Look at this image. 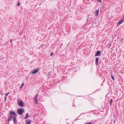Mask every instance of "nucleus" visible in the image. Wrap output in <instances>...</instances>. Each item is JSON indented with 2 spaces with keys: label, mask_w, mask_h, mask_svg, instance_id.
<instances>
[{
  "label": "nucleus",
  "mask_w": 124,
  "mask_h": 124,
  "mask_svg": "<svg viewBox=\"0 0 124 124\" xmlns=\"http://www.w3.org/2000/svg\"><path fill=\"white\" fill-rule=\"evenodd\" d=\"M10 113L11 115L10 117V118H9L8 119V121H9L10 120H12L13 118L14 117H16V113L14 111H11L10 112Z\"/></svg>",
  "instance_id": "1"
},
{
  "label": "nucleus",
  "mask_w": 124,
  "mask_h": 124,
  "mask_svg": "<svg viewBox=\"0 0 124 124\" xmlns=\"http://www.w3.org/2000/svg\"><path fill=\"white\" fill-rule=\"evenodd\" d=\"M17 112L20 115H22L23 113L24 112V110L23 108H20L17 110Z\"/></svg>",
  "instance_id": "2"
},
{
  "label": "nucleus",
  "mask_w": 124,
  "mask_h": 124,
  "mask_svg": "<svg viewBox=\"0 0 124 124\" xmlns=\"http://www.w3.org/2000/svg\"><path fill=\"white\" fill-rule=\"evenodd\" d=\"M18 105L21 107H22L23 106V102L20 100H18Z\"/></svg>",
  "instance_id": "3"
},
{
  "label": "nucleus",
  "mask_w": 124,
  "mask_h": 124,
  "mask_svg": "<svg viewBox=\"0 0 124 124\" xmlns=\"http://www.w3.org/2000/svg\"><path fill=\"white\" fill-rule=\"evenodd\" d=\"M39 69L38 68L36 69L35 70H33L31 72V74H35L37 73L39 71Z\"/></svg>",
  "instance_id": "4"
},
{
  "label": "nucleus",
  "mask_w": 124,
  "mask_h": 124,
  "mask_svg": "<svg viewBox=\"0 0 124 124\" xmlns=\"http://www.w3.org/2000/svg\"><path fill=\"white\" fill-rule=\"evenodd\" d=\"M26 124H31V121L30 119H27L25 120Z\"/></svg>",
  "instance_id": "5"
},
{
  "label": "nucleus",
  "mask_w": 124,
  "mask_h": 124,
  "mask_svg": "<svg viewBox=\"0 0 124 124\" xmlns=\"http://www.w3.org/2000/svg\"><path fill=\"white\" fill-rule=\"evenodd\" d=\"M101 53V52L100 51H98L97 52L96 54L95 55V56H99Z\"/></svg>",
  "instance_id": "6"
},
{
  "label": "nucleus",
  "mask_w": 124,
  "mask_h": 124,
  "mask_svg": "<svg viewBox=\"0 0 124 124\" xmlns=\"http://www.w3.org/2000/svg\"><path fill=\"white\" fill-rule=\"evenodd\" d=\"M34 103L35 104H37L38 103V101L37 97H35L34 98Z\"/></svg>",
  "instance_id": "7"
},
{
  "label": "nucleus",
  "mask_w": 124,
  "mask_h": 124,
  "mask_svg": "<svg viewBox=\"0 0 124 124\" xmlns=\"http://www.w3.org/2000/svg\"><path fill=\"white\" fill-rule=\"evenodd\" d=\"M99 9H98L95 11V14L96 15V16H97L99 14Z\"/></svg>",
  "instance_id": "8"
},
{
  "label": "nucleus",
  "mask_w": 124,
  "mask_h": 124,
  "mask_svg": "<svg viewBox=\"0 0 124 124\" xmlns=\"http://www.w3.org/2000/svg\"><path fill=\"white\" fill-rule=\"evenodd\" d=\"M99 60V58L98 57H96L95 58V64L96 65H97L98 64Z\"/></svg>",
  "instance_id": "9"
},
{
  "label": "nucleus",
  "mask_w": 124,
  "mask_h": 124,
  "mask_svg": "<svg viewBox=\"0 0 124 124\" xmlns=\"http://www.w3.org/2000/svg\"><path fill=\"white\" fill-rule=\"evenodd\" d=\"M124 19H123L120 21L118 23V25L119 24H120L122 23L124 21Z\"/></svg>",
  "instance_id": "10"
},
{
  "label": "nucleus",
  "mask_w": 124,
  "mask_h": 124,
  "mask_svg": "<svg viewBox=\"0 0 124 124\" xmlns=\"http://www.w3.org/2000/svg\"><path fill=\"white\" fill-rule=\"evenodd\" d=\"M9 93H6V96L5 97V101L6 100V98H7V96L8 95V94H9Z\"/></svg>",
  "instance_id": "11"
},
{
  "label": "nucleus",
  "mask_w": 124,
  "mask_h": 124,
  "mask_svg": "<svg viewBox=\"0 0 124 124\" xmlns=\"http://www.w3.org/2000/svg\"><path fill=\"white\" fill-rule=\"evenodd\" d=\"M29 116V115L28 113L27 114L26 116L24 117L25 119H27V118Z\"/></svg>",
  "instance_id": "12"
},
{
  "label": "nucleus",
  "mask_w": 124,
  "mask_h": 124,
  "mask_svg": "<svg viewBox=\"0 0 124 124\" xmlns=\"http://www.w3.org/2000/svg\"><path fill=\"white\" fill-rule=\"evenodd\" d=\"M16 117H14L13 118V120L14 123V124H15V122L16 121Z\"/></svg>",
  "instance_id": "13"
},
{
  "label": "nucleus",
  "mask_w": 124,
  "mask_h": 124,
  "mask_svg": "<svg viewBox=\"0 0 124 124\" xmlns=\"http://www.w3.org/2000/svg\"><path fill=\"white\" fill-rule=\"evenodd\" d=\"M113 101V99H111V101H110V104L111 105Z\"/></svg>",
  "instance_id": "14"
},
{
  "label": "nucleus",
  "mask_w": 124,
  "mask_h": 124,
  "mask_svg": "<svg viewBox=\"0 0 124 124\" xmlns=\"http://www.w3.org/2000/svg\"><path fill=\"white\" fill-rule=\"evenodd\" d=\"M24 85V83H23L21 85V86H20V88H21Z\"/></svg>",
  "instance_id": "15"
},
{
  "label": "nucleus",
  "mask_w": 124,
  "mask_h": 124,
  "mask_svg": "<svg viewBox=\"0 0 124 124\" xmlns=\"http://www.w3.org/2000/svg\"><path fill=\"white\" fill-rule=\"evenodd\" d=\"M111 78L114 81L115 80V78L112 75L111 76Z\"/></svg>",
  "instance_id": "16"
},
{
  "label": "nucleus",
  "mask_w": 124,
  "mask_h": 124,
  "mask_svg": "<svg viewBox=\"0 0 124 124\" xmlns=\"http://www.w3.org/2000/svg\"><path fill=\"white\" fill-rule=\"evenodd\" d=\"M53 54V52H52L50 53V55L51 56H52Z\"/></svg>",
  "instance_id": "17"
},
{
  "label": "nucleus",
  "mask_w": 124,
  "mask_h": 124,
  "mask_svg": "<svg viewBox=\"0 0 124 124\" xmlns=\"http://www.w3.org/2000/svg\"><path fill=\"white\" fill-rule=\"evenodd\" d=\"M20 2H18V3H17V5H18V6H20Z\"/></svg>",
  "instance_id": "18"
},
{
  "label": "nucleus",
  "mask_w": 124,
  "mask_h": 124,
  "mask_svg": "<svg viewBox=\"0 0 124 124\" xmlns=\"http://www.w3.org/2000/svg\"><path fill=\"white\" fill-rule=\"evenodd\" d=\"M38 96V93H37V94L35 96V97H37V96Z\"/></svg>",
  "instance_id": "19"
},
{
  "label": "nucleus",
  "mask_w": 124,
  "mask_h": 124,
  "mask_svg": "<svg viewBox=\"0 0 124 124\" xmlns=\"http://www.w3.org/2000/svg\"><path fill=\"white\" fill-rule=\"evenodd\" d=\"M98 0L99 1H100L101 3H102V1L101 0Z\"/></svg>",
  "instance_id": "20"
},
{
  "label": "nucleus",
  "mask_w": 124,
  "mask_h": 124,
  "mask_svg": "<svg viewBox=\"0 0 124 124\" xmlns=\"http://www.w3.org/2000/svg\"><path fill=\"white\" fill-rule=\"evenodd\" d=\"M12 42V40H10V42Z\"/></svg>",
  "instance_id": "21"
}]
</instances>
